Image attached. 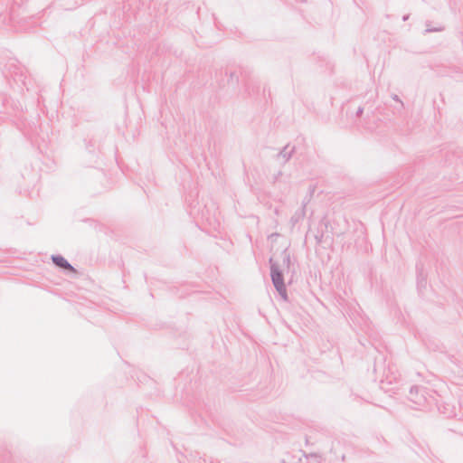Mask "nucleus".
<instances>
[{"label": "nucleus", "instance_id": "obj_1", "mask_svg": "<svg viewBox=\"0 0 463 463\" xmlns=\"http://www.w3.org/2000/svg\"><path fill=\"white\" fill-rule=\"evenodd\" d=\"M269 269H270V279L274 287L284 284V275L283 270L280 269L279 263L273 260V258H269Z\"/></svg>", "mask_w": 463, "mask_h": 463}, {"label": "nucleus", "instance_id": "obj_2", "mask_svg": "<svg viewBox=\"0 0 463 463\" xmlns=\"http://www.w3.org/2000/svg\"><path fill=\"white\" fill-rule=\"evenodd\" d=\"M60 273L64 274L70 279H76L80 276V272L75 269L66 258L60 254Z\"/></svg>", "mask_w": 463, "mask_h": 463}, {"label": "nucleus", "instance_id": "obj_3", "mask_svg": "<svg viewBox=\"0 0 463 463\" xmlns=\"http://www.w3.org/2000/svg\"><path fill=\"white\" fill-rule=\"evenodd\" d=\"M416 275H417V289L420 294L427 287V274L424 271V265L419 261L416 264Z\"/></svg>", "mask_w": 463, "mask_h": 463}, {"label": "nucleus", "instance_id": "obj_4", "mask_svg": "<svg viewBox=\"0 0 463 463\" xmlns=\"http://www.w3.org/2000/svg\"><path fill=\"white\" fill-rule=\"evenodd\" d=\"M425 389L416 385H412L409 392V400L417 405H421L425 401Z\"/></svg>", "mask_w": 463, "mask_h": 463}, {"label": "nucleus", "instance_id": "obj_5", "mask_svg": "<svg viewBox=\"0 0 463 463\" xmlns=\"http://www.w3.org/2000/svg\"><path fill=\"white\" fill-rule=\"evenodd\" d=\"M328 222L326 219H322L318 224L317 232L314 235V238L317 244L323 243L328 236H325V232L327 231Z\"/></svg>", "mask_w": 463, "mask_h": 463}, {"label": "nucleus", "instance_id": "obj_6", "mask_svg": "<svg viewBox=\"0 0 463 463\" xmlns=\"http://www.w3.org/2000/svg\"><path fill=\"white\" fill-rule=\"evenodd\" d=\"M217 208L214 203H211L210 205L205 204L203 209L201 211L202 218L205 219L209 223H212V218H215Z\"/></svg>", "mask_w": 463, "mask_h": 463}, {"label": "nucleus", "instance_id": "obj_7", "mask_svg": "<svg viewBox=\"0 0 463 463\" xmlns=\"http://www.w3.org/2000/svg\"><path fill=\"white\" fill-rule=\"evenodd\" d=\"M437 408L446 418H451L456 415L454 408L449 403L437 402Z\"/></svg>", "mask_w": 463, "mask_h": 463}, {"label": "nucleus", "instance_id": "obj_8", "mask_svg": "<svg viewBox=\"0 0 463 463\" xmlns=\"http://www.w3.org/2000/svg\"><path fill=\"white\" fill-rule=\"evenodd\" d=\"M295 146H290L289 145H286L277 155L278 158L282 157L284 159V163L288 162L295 153Z\"/></svg>", "mask_w": 463, "mask_h": 463}, {"label": "nucleus", "instance_id": "obj_9", "mask_svg": "<svg viewBox=\"0 0 463 463\" xmlns=\"http://www.w3.org/2000/svg\"><path fill=\"white\" fill-rule=\"evenodd\" d=\"M306 205L307 203L304 201L301 208L297 210L291 216L290 222L292 223V225H296L298 222H299L300 220L304 219L306 215Z\"/></svg>", "mask_w": 463, "mask_h": 463}, {"label": "nucleus", "instance_id": "obj_10", "mask_svg": "<svg viewBox=\"0 0 463 463\" xmlns=\"http://www.w3.org/2000/svg\"><path fill=\"white\" fill-rule=\"evenodd\" d=\"M224 74L225 76L228 77V80H227V84L228 85H231L232 87H235L238 85L239 83V75L237 74L236 71H229V70H225L224 71Z\"/></svg>", "mask_w": 463, "mask_h": 463}, {"label": "nucleus", "instance_id": "obj_11", "mask_svg": "<svg viewBox=\"0 0 463 463\" xmlns=\"http://www.w3.org/2000/svg\"><path fill=\"white\" fill-rule=\"evenodd\" d=\"M425 25H426V29L424 30L423 34H427L430 33L442 32L445 29L444 26H442V25L432 26L431 22H430V21H426Z\"/></svg>", "mask_w": 463, "mask_h": 463}, {"label": "nucleus", "instance_id": "obj_12", "mask_svg": "<svg viewBox=\"0 0 463 463\" xmlns=\"http://www.w3.org/2000/svg\"><path fill=\"white\" fill-rule=\"evenodd\" d=\"M276 288V290L278 291L279 295L280 296V298L288 302V293H287V288H286V284H281V285H279V286H276L274 287Z\"/></svg>", "mask_w": 463, "mask_h": 463}, {"label": "nucleus", "instance_id": "obj_13", "mask_svg": "<svg viewBox=\"0 0 463 463\" xmlns=\"http://www.w3.org/2000/svg\"><path fill=\"white\" fill-rule=\"evenodd\" d=\"M281 257H282V262L283 266H286L288 269H289L290 267V254L288 250V249H285L281 251Z\"/></svg>", "mask_w": 463, "mask_h": 463}, {"label": "nucleus", "instance_id": "obj_14", "mask_svg": "<svg viewBox=\"0 0 463 463\" xmlns=\"http://www.w3.org/2000/svg\"><path fill=\"white\" fill-rule=\"evenodd\" d=\"M392 99L399 103H401L402 107H403V102L401 100L397 94H392Z\"/></svg>", "mask_w": 463, "mask_h": 463}, {"label": "nucleus", "instance_id": "obj_15", "mask_svg": "<svg viewBox=\"0 0 463 463\" xmlns=\"http://www.w3.org/2000/svg\"><path fill=\"white\" fill-rule=\"evenodd\" d=\"M364 113V108L363 107H359L355 112V116L356 117H361Z\"/></svg>", "mask_w": 463, "mask_h": 463}, {"label": "nucleus", "instance_id": "obj_16", "mask_svg": "<svg viewBox=\"0 0 463 463\" xmlns=\"http://www.w3.org/2000/svg\"><path fill=\"white\" fill-rule=\"evenodd\" d=\"M52 262L58 266V254H52V257H51Z\"/></svg>", "mask_w": 463, "mask_h": 463}, {"label": "nucleus", "instance_id": "obj_17", "mask_svg": "<svg viewBox=\"0 0 463 463\" xmlns=\"http://www.w3.org/2000/svg\"><path fill=\"white\" fill-rule=\"evenodd\" d=\"M281 175H282V172H281V171H279L276 175H274V176H273V182H274V183H275V182H277V181L279 179V177H280Z\"/></svg>", "mask_w": 463, "mask_h": 463}, {"label": "nucleus", "instance_id": "obj_18", "mask_svg": "<svg viewBox=\"0 0 463 463\" xmlns=\"http://www.w3.org/2000/svg\"><path fill=\"white\" fill-rule=\"evenodd\" d=\"M409 18H410V14H404V15L402 16V21H403V22H406V21H408V20H409Z\"/></svg>", "mask_w": 463, "mask_h": 463}, {"label": "nucleus", "instance_id": "obj_19", "mask_svg": "<svg viewBox=\"0 0 463 463\" xmlns=\"http://www.w3.org/2000/svg\"><path fill=\"white\" fill-rule=\"evenodd\" d=\"M87 222H94V220H91V219H88Z\"/></svg>", "mask_w": 463, "mask_h": 463}, {"label": "nucleus", "instance_id": "obj_20", "mask_svg": "<svg viewBox=\"0 0 463 463\" xmlns=\"http://www.w3.org/2000/svg\"><path fill=\"white\" fill-rule=\"evenodd\" d=\"M275 213L279 214V210L278 209H275Z\"/></svg>", "mask_w": 463, "mask_h": 463}, {"label": "nucleus", "instance_id": "obj_21", "mask_svg": "<svg viewBox=\"0 0 463 463\" xmlns=\"http://www.w3.org/2000/svg\"><path fill=\"white\" fill-rule=\"evenodd\" d=\"M301 2H306V0H300Z\"/></svg>", "mask_w": 463, "mask_h": 463}]
</instances>
